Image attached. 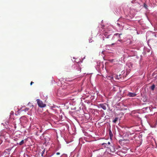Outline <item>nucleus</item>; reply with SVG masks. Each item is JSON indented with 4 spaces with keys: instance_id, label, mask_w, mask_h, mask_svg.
<instances>
[{
    "instance_id": "obj_1",
    "label": "nucleus",
    "mask_w": 157,
    "mask_h": 157,
    "mask_svg": "<svg viewBox=\"0 0 157 157\" xmlns=\"http://www.w3.org/2000/svg\"><path fill=\"white\" fill-rule=\"evenodd\" d=\"M73 70L76 72H80L81 71V68L79 67V64L76 63L73 66Z\"/></svg>"
},
{
    "instance_id": "obj_2",
    "label": "nucleus",
    "mask_w": 157,
    "mask_h": 157,
    "mask_svg": "<svg viewBox=\"0 0 157 157\" xmlns=\"http://www.w3.org/2000/svg\"><path fill=\"white\" fill-rule=\"evenodd\" d=\"M37 104L40 107L42 108L46 106V105L45 104L43 103L42 101H40L39 99H37Z\"/></svg>"
},
{
    "instance_id": "obj_3",
    "label": "nucleus",
    "mask_w": 157,
    "mask_h": 157,
    "mask_svg": "<svg viewBox=\"0 0 157 157\" xmlns=\"http://www.w3.org/2000/svg\"><path fill=\"white\" fill-rule=\"evenodd\" d=\"M106 106H108V105L106 103L103 104H101L98 105V107L101 108L104 110H105L106 109Z\"/></svg>"
},
{
    "instance_id": "obj_4",
    "label": "nucleus",
    "mask_w": 157,
    "mask_h": 157,
    "mask_svg": "<svg viewBox=\"0 0 157 157\" xmlns=\"http://www.w3.org/2000/svg\"><path fill=\"white\" fill-rule=\"evenodd\" d=\"M5 156V157H9L10 154V151L9 149H6L4 151Z\"/></svg>"
},
{
    "instance_id": "obj_5",
    "label": "nucleus",
    "mask_w": 157,
    "mask_h": 157,
    "mask_svg": "<svg viewBox=\"0 0 157 157\" xmlns=\"http://www.w3.org/2000/svg\"><path fill=\"white\" fill-rule=\"evenodd\" d=\"M127 95L130 97H134L136 95V94L135 93L129 92Z\"/></svg>"
},
{
    "instance_id": "obj_6",
    "label": "nucleus",
    "mask_w": 157,
    "mask_h": 157,
    "mask_svg": "<svg viewBox=\"0 0 157 157\" xmlns=\"http://www.w3.org/2000/svg\"><path fill=\"white\" fill-rule=\"evenodd\" d=\"M109 136H110V138H111L113 137V134L112 133V132L111 130L110 129H109Z\"/></svg>"
},
{
    "instance_id": "obj_7",
    "label": "nucleus",
    "mask_w": 157,
    "mask_h": 157,
    "mask_svg": "<svg viewBox=\"0 0 157 157\" xmlns=\"http://www.w3.org/2000/svg\"><path fill=\"white\" fill-rule=\"evenodd\" d=\"M104 36L106 38H109V36H111V35H108L107 33H105L104 34Z\"/></svg>"
},
{
    "instance_id": "obj_8",
    "label": "nucleus",
    "mask_w": 157,
    "mask_h": 157,
    "mask_svg": "<svg viewBox=\"0 0 157 157\" xmlns=\"http://www.w3.org/2000/svg\"><path fill=\"white\" fill-rule=\"evenodd\" d=\"M110 150L111 151L113 152H114L115 151V148H114L113 147H112L110 148Z\"/></svg>"
},
{
    "instance_id": "obj_9",
    "label": "nucleus",
    "mask_w": 157,
    "mask_h": 157,
    "mask_svg": "<svg viewBox=\"0 0 157 157\" xmlns=\"http://www.w3.org/2000/svg\"><path fill=\"white\" fill-rule=\"evenodd\" d=\"M155 87V86L154 84L152 85L151 87V89L152 90H154Z\"/></svg>"
},
{
    "instance_id": "obj_10",
    "label": "nucleus",
    "mask_w": 157,
    "mask_h": 157,
    "mask_svg": "<svg viewBox=\"0 0 157 157\" xmlns=\"http://www.w3.org/2000/svg\"><path fill=\"white\" fill-rule=\"evenodd\" d=\"M118 118L116 117L115 118V119L113 120V122L115 123H116V122L118 121Z\"/></svg>"
},
{
    "instance_id": "obj_11",
    "label": "nucleus",
    "mask_w": 157,
    "mask_h": 157,
    "mask_svg": "<svg viewBox=\"0 0 157 157\" xmlns=\"http://www.w3.org/2000/svg\"><path fill=\"white\" fill-rule=\"evenodd\" d=\"M24 143V141L23 140H22L19 143V144L20 145H21Z\"/></svg>"
},
{
    "instance_id": "obj_12",
    "label": "nucleus",
    "mask_w": 157,
    "mask_h": 157,
    "mask_svg": "<svg viewBox=\"0 0 157 157\" xmlns=\"http://www.w3.org/2000/svg\"><path fill=\"white\" fill-rule=\"evenodd\" d=\"M45 149H44L43 151H42V152L41 153V155L42 156H43V154H44V152H45Z\"/></svg>"
},
{
    "instance_id": "obj_13",
    "label": "nucleus",
    "mask_w": 157,
    "mask_h": 157,
    "mask_svg": "<svg viewBox=\"0 0 157 157\" xmlns=\"http://www.w3.org/2000/svg\"><path fill=\"white\" fill-rule=\"evenodd\" d=\"M102 145H105V147H106V145H107V144L103 143L102 144Z\"/></svg>"
},
{
    "instance_id": "obj_14",
    "label": "nucleus",
    "mask_w": 157,
    "mask_h": 157,
    "mask_svg": "<svg viewBox=\"0 0 157 157\" xmlns=\"http://www.w3.org/2000/svg\"><path fill=\"white\" fill-rule=\"evenodd\" d=\"M13 114V111H11L10 112V115Z\"/></svg>"
},
{
    "instance_id": "obj_15",
    "label": "nucleus",
    "mask_w": 157,
    "mask_h": 157,
    "mask_svg": "<svg viewBox=\"0 0 157 157\" xmlns=\"http://www.w3.org/2000/svg\"><path fill=\"white\" fill-rule=\"evenodd\" d=\"M34 82H31L30 83V85H31Z\"/></svg>"
},
{
    "instance_id": "obj_16",
    "label": "nucleus",
    "mask_w": 157,
    "mask_h": 157,
    "mask_svg": "<svg viewBox=\"0 0 157 157\" xmlns=\"http://www.w3.org/2000/svg\"><path fill=\"white\" fill-rule=\"evenodd\" d=\"M56 154L57 155H59L60 154V153L59 152H57L56 153Z\"/></svg>"
},
{
    "instance_id": "obj_17",
    "label": "nucleus",
    "mask_w": 157,
    "mask_h": 157,
    "mask_svg": "<svg viewBox=\"0 0 157 157\" xmlns=\"http://www.w3.org/2000/svg\"><path fill=\"white\" fill-rule=\"evenodd\" d=\"M155 73H156V72H154L153 73V76H154V75L155 74Z\"/></svg>"
},
{
    "instance_id": "obj_18",
    "label": "nucleus",
    "mask_w": 157,
    "mask_h": 157,
    "mask_svg": "<svg viewBox=\"0 0 157 157\" xmlns=\"http://www.w3.org/2000/svg\"><path fill=\"white\" fill-rule=\"evenodd\" d=\"M154 78H157V76H156L154 77Z\"/></svg>"
},
{
    "instance_id": "obj_19",
    "label": "nucleus",
    "mask_w": 157,
    "mask_h": 157,
    "mask_svg": "<svg viewBox=\"0 0 157 157\" xmlns=\"http://www.w3.org/2000/svg\"><path fill=\"white\" fill-rule=\"evenodd\" d=\"M7 123H8V124H7V123H6V124L8 125V124H9V122H7Z\"/></svg>"
},
{
    "instance_id": "obj_20",
    "label": "nucleus",
    "mask_w": 157,
    "mask_h": 157,
    "mask_svg": "<svg viewBox=\"0 0 157 157\" xmlns=\"http://www.w3.org/2000/svg\"><path fill=\"white\" fill-rule=\"evenodd\" d=\"M107 144H110V143L109 142H108Z\"/></svg>"
},
{
    "instance_id": "obj_21",
    "label": "nucleus",
    "mask_w": 157,
    "mask_h": 157,
    "mask_svg": "<svg viewBox=\"0 0 157 157\" xmlns=\"http://www.w3.org/2000/svg\"><path fill=\"white\" fill-rule=\"evenodd\" d=\"M118 41H121V40H118Z\"/></svg>"
},
{
    "instance_id": "obj_22",
    "label": "nucleus",
    "mask_w": 157,
    "mask_h": 157,
    "mask_svg": "<svg viewBox=\"0 0 157 157\" xmlns=\"http://www.w3.org/2000/svg\"><path fill=\"white\" fill-rule=\"evenodd\" d=\"M29 109L28 108H26V110H29Z\"/></svg>"
},
{
    "instance_id": "obj_23",
    "label": "nucleus",
    "mask_w": 157,
    "mask_h": 157,
    "mask_svg": "<svg viewBox=\"0 0 157 157\" xmlns=\"http://www.w3.org/2000/svg\"><path fill=\"white\" fill-rule=\"evenodd\" d=\"M42 132L41 130H40V133Z\"/></svg>"
},
{
    "instance_id": "obj_24",
    "label": "nucleus",
    "mask_w": 157,
    "mask_h": 157,
    "mask_svg": "<svg viewBox=\"0 0 157 157\" xmlns=\"http://www.w3.org/2000/svg\"><path fill=\"white\" fill-rule=\"evenodd\" d=\"M118 34H115V35H117Z\"/></svg>"
},
{
    "instance_id": "obj_25",
    "label": "nucleus",
    "mask_w": 157,
    "mask_h": 157,
    "mask_svg": "<svg viewBox=\"0 0 157 157\" xmlns=\"http://www.w3.org/2000/svg\"><path fill=\"white\" fill-rule=\"evenodd\" d=\"M115 44V43H113L112 44V45H114Z\"/></svg>"
},
{
    "instance_id": "obj_26",
    "label": "nucleus",
    "mask_w": 157,
    "mask_h": 157,
    "mask_svg": "<svg viewBox=\"0 0 157 157\" xmlns=\"http://www.w3.org/2000/svg\"><path fill=\"white\" fill-rule=\"evenodd\" d=\"M119 37L120 38V34H119Z\"/></svg>"
},
{
    "instance_id": "obj_27",
    "label": "nucleus",
    "mask_w": 157,
    "mask_h": 157,
    "mask_svg": "<svg viewBox=\"0 0 157 157\" xmlns=\"http://www.w3.org/2000/svg\"><path fill=\"white\" fill-rule=\"evenodd\" d=\"M10 157H13L12 156H10Z\"/></svg>"
},
{
    "instance_id": "obj_28",
    "label": "nucleus",
    "mask_w": 157,
    "mask_h": 157,
    "mask_svg": "<svg viewBox=\"0 0 157 157\" xmlns=\"http://www.w3.org/2000/svg\"><path fill=\"white\" fill-rule=\"evenodd\" d=\"M38 133V132H37V133ZM37 135H39L38 134H37Z\"/></svg>"
},
{
    "instance_id": "obj_29",
    "label": "nucleus",
    "mask_w": 157,
    "mask_h": 157,
    "mask_svg": "<svg viewBox=\"0 0 157 157\" xmlns=\"http://www.w3.org/2000/svg\"><path fill=\"white\" fill-rule=\"evenodd\" d=\"M103 51H102V53H103Z\"/></svg>"
}]
</instances>
